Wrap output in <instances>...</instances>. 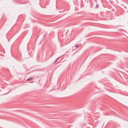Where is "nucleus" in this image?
<instances>
[{
  "mask_svg": "<svg viewBox=\"0 0 128 128\" xmlns=\"http://www.w3.org/2000/svg\"><path fill=\"white\" fill-rule=\"evenodd\" d=\"M33 78L32 77H30L28 78L27 79V80L28 81H30V80H31Z\"/></svg>",
  "mask_w": 128,
  "mask_h": 128,
  "instance_id": "1",
  "label": "nucleus"
},
{
  "mask_svg": "<svg viewBox=\"0 0 128 128\" xmlns=\"http://www.w3.org/2000/svg\"><path fill=\"white\" fill-rule=\"evenodd\" d=\"M79 46H78V45H76L75 46H73V47H72L73 48H74H74H78L79 47Z\"/></svg>",
  "mask_w": 128,
  "mask_h": 128,
  "instance_id": "2",
  "label": "nucleus"
},
{
  "mask_svg": "<svg viewBox=\"0 0 128 128\" xmlns=\"http://www.w3.org/2000/svg\"><path fill=\"white\" fill-rule=\"evenodd\" d=\"M58 60H57L56 59V60L54 62V63L56 62Z\"/></svg>",
  "mask_w": 128,
  "mask_h": 128,
  "instance_id": "3",
  "label": "nucleus"
},
{
  "mask_svg": "<svg viewBox=\"0 0 128 128\" xmlns=\"http://www.w3.org/2000/svg\"><path fill=\"white\" fill-rule=\"evenodd\" d=\"M60 56L59 57H58L57 58V60H58L60 58Z\"/></svg>",
  "mask_w": 128,
  "mask_h": 128,
  "instance_id": "4",
  "label": "nucleus"
},
{
  "mask_svg": "<svg viewBox=\"0 0 128 128\" xmlns=\"http://www.w3.org/2000/svg\"><path fill=\"white\" fill-rule=\"evenodd\" d=\"M60 56L59 57H58L57 58V60H58L60 58Z\"/></svg>",
  "mask_w": 128,
  "mask_h": 128,
  "instance_id": "5",
  "label": "nucleus"
},
{
  "mask_svg": "<svg viewBox=\"0 0 128 128\" xmlns=\"http://www.w3.org/2000/svg\"><path fill=\"white\" fill-rule=\"evenodd\" d=\"M98 6V5H97L96 7H96H97Z\"/></svg>",
  "mask_w": 128,
  "mask_h": 128,
  "instance_id": "6",
  "label": "nucleus"
},
{
  "mask_svg": "<svg viewBox=\"0 0 128 128\" xmlns=\"http://www.w3.org/2000/svg\"><path fill=\"white\" fill-rule=\"evenodd\" d=\"M9 92H8V93H7L6 94H8V93Z\"/></svg>",
  "mask_w": 128,
  "mask_h": 128,
  "instance_id": "7",
  "label": "nucleus"
},
{
  "mask_svg": "<svg viewBox=\"0 0 128 128\" xmlns=\"http://www.w3.org/2000/svg\"><path fill=\"white\" fill-rule=\"evenodd\" d=\"M59 12H61L60 11H59Z\"/></svg>",
  "mask_w": 128,
  "mask_h": 128,
  "instance_id": "8",
  "label": "nucleus"
},
{
  "mask_svg": "<svg viewBox=\"0 0 128 128\" xmlns=\"http://www.w3.org/2000/svg\"><path fill=\"white\" fill-rule=\"evenodd\" d=\"M32 82H30V83H32Z\"/></svg>",
  "mask_w": 128,
  "mask_h": 128,
  "instance_id": "9",
  "label": "nucleus"
},
{
  "mask_svg": "<svg viewBox=\"0 0 128 128\" xmlns=\"http://www.w3.org/2000/svg\"><path fill=\"white\" fill-rule=\"evenodd\" d=\"M64 12V11H62V12Z\"/></svg>",
  "mask_w": 128,
  "mask_h": 128,
  "instance_id": "10",
  "label": "nucleus"
}]
</instances>
